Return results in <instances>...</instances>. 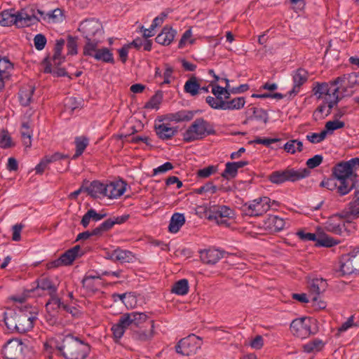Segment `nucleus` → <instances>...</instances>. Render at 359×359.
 <instances>
[{
    "label": "nucleus",
    "instance_id": "nucleus-4",
    "mask_svg": "<svg viewBox=\"0 0 359 359\" xmlns=\"http://www.w3.org/2000/svg\"><path fill=\"white\" fill-rule=\"evenodd\" d=\"M216 130L210 122L203 118H197L182 134L185 142L201 140L206 136L215 135Z\"/></svg>",
    "mask_w": 359,
    "mask_h": 359
},
{
    "label": "nucleus",
    "instance_id": "nucleus-33",
    "mask_svg": "<svg viewBox=\"0 0 359 359\" xmlns=\"http://www.w3.org/2000/svg\"><path fill=\"white\" fill-rule=\"evenodd\" d=\"M245 104L244 97H235L231 100H224L222 104V110H238L242 109Z\"/></svg>",
    "mask_w": 359,
    "mask_h": 359
},
{
    "label": "nucleus",
    "instance_id": "nucleus-13",
    "mask_svg": "<svg viewBox=\"0 0 359 359\" xmlns=\"http://www.w3.org/2000/svg\"><path fill=\"white\" fill-rule=\"evenodd\" d=\"M309 76V72L303 68H298L294 71L292 74L293 87L288 92L289 95H297L300 91L302 86L307 82Z\"/></svg>",
    "mask_w": 359,
    "mask_h": 359
},
{
    "label": "nucleus",
    "instance_id": "nucleus-43",
    "mask_svg": "<svg viewBox=\"0 0 359 359\" xmlns=\"http://www.w3.org/2000/svg\"><path fill=\"white\" fill-rule=\"evenodd\" d=\"M113 226L114 222H112L110 217L93 229V234H95V236H101L104 233L109 231Z\"/></svg>",
    "mask_w": 359,
    "mask_h": 359
},
{
    "label": "nucleus",
    "instance_id": "nucleus-58",
    "mask_svg": "<svg viewBox=\"0 0 359 359\" xmlns=\"http://www.w3.org/2000/svg\"><path fill=\"white\" fill-rule=\"evenodd\" d=\"M256 201H257L254 200L252 201V203H250V204L245 203L243 205V206L242 207V211L243 212V213L245 215L250 216V217H257V214H256L257 211L255 210H257Z\"/></svg>",
    "mask_w": 359,
    "mask_h": 359
},
{
    "label": "nucleus",
    "instance_id": "nucleus-17",
    "mask_svg": "<svg viewBox=\"0 0 359 359\" xmlns=\"http://www.w3.org/2000/svg\"><path fill=\"white\" fill-rule=\"evenodd\" d=\"M17 27L22 28L36 24L40 20L35 15L34 11L28 14L25 9L17 12Z\"/></svg>",
    "mask_w": 359,
    "mask_h": 359
},
{
    "label": "nucleus",
    "instance_id": "nucleus-45",
    "mask_svg": "<svg viewBox=\"0 0 359 359\" xmlns=\"http://www.w3.org/2000/svg\"><path fill=\"white\" fill-rule=\"evenodd\" d=\"M113 226L114 222H112L110 217L93 229V234H95V236H101L104 233L109 231Z\"/></svg>",
    "mask_w": 359,
    "mask_h": 359
},
{
    "label": "nucleus",
    "instance_id": "nucleus-53",
    "mask_svg": "<svg viewBox=\"0 0 359 359\" xmlns=\"http://www.w3.org/2000/svg\"><path fill=\"white\" fill-rule=\"evenodd\" d=\"M0 146L3 149H8L14 146L12 138L7 130H3L0 134Z\"/></svg>",
    "mask_w": 359,
    "mask_h": 359
},
{
    "label": "nucleus",
    "instance_id": "nucleus-26",
    "mask_svg": "<svg viewBox=\"0 0 359 359\" xmlns=\"http://www.w3.org/2000/svg\"><path fill=\"white\" fill-rule=\"evenodd\" d=\"M127 322V320L125 319L123 315L122 314L119 318L117 323L114 324L111 327V330L112 331L116 343H117L121 339L126 330L129 327V324H128Z\"/></svg>",
    "mask_w": 359,
    "mask_h": 359
},
{
    "label": "nucleus",
    "instance_id": "nucleus-38",
    "mask_svg": "<svg viewBox=\"0 0 359 359\" xmlns=\"http://www.w3.org/2000/svg\"><path fill=\"white\" fill-rule=\"evenodd\" d=\"M249 110L252 111V114L249 116L251 120L262 121L265 124L269 122V116L267 111L262 108L252 107Z\"/></svg>",
    "mask_w": 359,
    "mask_h": 359
},
{
    "label": "nucleus",
    "instance_id": "nucleus-50",
    "mask_svg": "<svg viewBox=\"0 0 359 359\" xmlns=\"http://www.w3.org/2000/svg\"><path fill=\"white\" fill-rule=\"evenodd\" d=\"M217 171V165H209L208 167L199 169L196 172L198 178H208L211 175L216 173Z\"/></svg>",
    "mask_w": 359,
    "mask_h": 359
},
{
    "label": "nucleus",
    "instance_id": "nucleus-7",
    "mask_svg": "<svg viewBox=\"0 0 359 359\" xmlns=\"http://www.w3.org/2000/svg\"><path fill=\"white\" fill-rule=\"evenodd\" d=\"M290 330L297 337L306 338L318 331L317 320L309 317L294 319L290 324Z\"/></svg>",
    "mask_w": 359,
    "mask_h": 359
},
{
    "label": "nucleus",
    "instance_id": "nucleus-63",
    "mask_svg": "<svg viewBox=\"0 0 359 359\" xmlns=\"http://www.w3.org/2000/svg\"><path fill=\"white\" fill-rule=\"evenodd\" d=\"M60 259L63 266L71 265L76 257L67 250L60 256Z\"/></svg>",
    "mask_w": 359,
    "mask_h": 359
},
{
    "label": "nucleus",
    "instance_id": "nucleus-1",
    "mask_svg": "<svg viewBox=\"0 0 359 359\" xmlns=\"http://www.w3.org/2000/svg\"><path fill=\"white\" fill-rule=\"evenodd\" d=\"M57 343V355L65 359H86L90 351V346L72 333L60 334Z\"/></svg>",
    "mask_w": 359,
    "mask_h": 359
},
{
    "label": "nucleus",
    "instance_id": "nucleus-18",
    "mask_svg": "<svg viewBox=\"0 0 359 359\" xmlns=\"http://www.w3.org/2000/svg\"><path fill=\"white\" fill-rule=\"evenodd\" d=\"M127 184L123 180L111 182L107 184V197L116 198L122 196L126 189Z\"/></svg>",
    "mask_w": 359,
    "mask_h": 359
},
{
    "label": "nucleus",
    "instance_id": "nucleus-15",
    "mask_svg": "<svg viewBox=\"0 0 359 359\" xmlns=\"http://www.w3.org/2000/svg\"><path fill=\"white\" fill-rule=\"evenodd\" d=\"M154 130L159 139L168 140L177 134L178 127H170L169 123L155 124Z\"/></svg>",
    "mask_w": 359,
    "mask_h": 359
},
{
    "label": "nucleus",
    "instance_id": "nucleus-27",
    "mask_svg": "<svg viewBox=\"0 0 359 359\" xmlns=\"http://www.w3.org/2000/svg\"><path fill=\"white\" fill-rule=\"evenodd\" d=\"M150 325V329L149 330H142L141 327L135 330H133L132 337L140 341H147L150 340L154 336V321L150 320L149 322Z\"/></svg>",
    "mask_w": 359,
    "mask_h": 359
},
{
    "label": "nucleus",
    "instance_id": "nucleus-60",
    "mask_svg": "<svg viewBox=\"0 0 359 359\" xmlns=\"http://www.w3.org/2000/svg\"><path fill=\"white\" fill-rule=\"evenodd\" d=\"M327 102V97H325L322 104H320L316 108V109L314 111L313 116L316 121H317L318 119H323L326 117L325 115L323 116L322 114L326 108Z\"/></svg>",
    "mask_w": 359,
    "mask_h": 359
},
{
    "label": "nucleus",
    "instance_id": "nucleus-32",
    "mask_svg": "<svg viewBox=\"0 0 359 359\" xmlns=\"http://www.w3.org/2000/svg\"><path fill=\"white\" fill-rule=\"evenodd\" d=\"M185 223V217L183 214L175 212L171 217L168 230L171 233H177Z\"/></svg>",
    "mask_w": 359,
    "mask_h": 359
},
{
    "label": "nucleus",
    "instance_id": "nucleus-28",
    "mask_svg": "<svg viewBox=\"0 0 359 359\" xmlns=\"http://www.w3.org/2000/svg\"><path fill=\"white\" fill-rule=\"evenodd\" d=\"M336 216L341 219H357L359 217V205L350 202L340 212L337 213Z\"/></svg>",
    "mask_w": 359,
    "mask_h": 359
},
{
    "label": "nucleus",
    "instance_id": "nucleus-21",
    "mask_svg": "<svg viewBox=\"0 0 359 359\" xmlns=\"http://www.w3.org/2000/svg\"><path fill=\"white\" fill-rule=\"evenodd\" d=\"M107 259L114 262H119L122 264L130 263L133 262L135 256L132 252L129 250L117 248L108 255Z\"/></svg>",
    "mask_w": 359,
    "mask_h": 359
},
{
    "label": "nucleus",
    "instance_id": "nucleus-29",
    "mask_svg": "<svg viewBox=\"0 0 359 359\" xmlns=\"http://www.w3.org/2000/svg\"><path fill=\"white\" fill-rule=\"evenodd\" d=\"M36 287L35 290H41L43 291H47L49 295H53L57 293V287L53 283L52 280L48 277H43L39 278L36 281Z\"/></svg>",
    "mask_w": 359,
    "mask_h": 359
},
{
    "label": "nucleus",
    "instance_id": "nucleus-48",
    "mask_svg": "<svg viewBox=\"0 0 359 359\" xmlns=\"http://www.w3.org/2000/svg\"><path fill=\"white\" fill-rule=\"evenodd\" d=\"M110 271H102L101 273L96 272L95 275H86L81 283L83 287H86L88 288H91L93 286V283H91V280L93 279H101L102 276H109Z\"/></svg>",
    "mask_w": 359,
    "mask_h": 359
},
{
    "label": "nucleus",
    "instance_id": "nucleus-16",
    "mask_svg": "<svg viewBox=\"0 0 359 359\" xmlns=\"http://www.w3.org/2000/svg\"><path fill=\"white\" fill-rule=\"evenodd\" d=\"M224 252L217 249H208L200 251V257L203 263L213 265L224 256Z\"/></svg>",
    "mask_w": 359,
    "mask_h": 359
},
{
    "label": "nucleus",
    "instance_id": "nucleus-22",
    "mask_svg": "<svg viewBox=\"0 0 359 359\" xmlns=\"http://www.w3.org/2000/svg\"><path fill=\"white\" fill-rule=\"evenodd\" d=\"M85 191L94 198H99L100 195L107 196V184L95 180L90 182L89 186L85 187Z\"/></svg>",
    "mask_w": 359,
    "mask_h": 359
},
{
    "label": "nucleus",
    "instance_id": "nucleus-40",
    "mask_svg": "<svg viewBox=\"0 0 359 359\" xmlns=\"http://www.w3.org/2000/svg\"><path fill=\"white\" fill-rule=\"evenodd\" d=\"M257 210V216H261L266 213L271 207V199L268 197H262L255 199Z\"/></svg>",
    "mask_w": 359,
    "mask_h": 359
},
{
    "label": "nucleus",
    "instance_id": "nucleus-9",
    "mask_svg": "<svg viewBox=\"0 0 359 359\" xmlns=\"http://www.w3.org/2000/svg\"><path fill=\"white\" fill-rule=\"evenodd\" d=\"M100 43L89 44L87 48H83V55L93 57L96 61L104 63L115 64L114 54L110 49L106 47L99 48Z\"/></svg>",
    "mask_w": 359,
    "mask_h": 359
},
{
    "label": "nucleus",
    "instance_id": "nucleus-5",
    "mask_svg": "<svg viewBox=\"0 0 359 359\" xmlns=\"http://www.w3.org/2000/svg\"><path fill=\"white\" fill-rule=\"evenodd\" d=\"M86 42L83 48H87L89 44L101 43L104 31L101 22L95 18L83 21L78 28Z\"/></svg>",
    "mask_w": 359,
    "mask_h": 359
},
{
    "label": "nucleus",
    "instance_id": "nucleus-34",
    "mask_svg": "<svg viewBox=\"0 0 359 359\" xmlns=\"http://www.w3.org/2000/svg\"><path fill=\"white\" fill-rule=\"evenodd\" d=\"M34 90L35 88L33 86H28L20 89L19 100L22 106L27 107L31 103Z\"/></svg>",
    "mask_w": 359,
    "mask_h": 359
},
{
    "label": "nucleus",
    "instance_id": "nucleus-37",
    "mask_svg": "<svg viewBox=\"0 0 359 359\" xmlns=\"http://www.w3.org/2000/svg\"><path fill=\"white\" fill-rule=\"evenodd\" d=\"M323 340L316 338L303 345V350L306 353H314L320 351L325 346Z\"/></svg>",
    "mask_w": 359,
    "mask_h": 359
},
{
    "label": "nucleus",
    "instance_id": "nucleus-8",
    "mask_svg": "<svg viewBox=\"0 0 359 359\" xmlns=\"http://www.w3.org/2000/svg\"><path fill=\"white\" fill-rule=\"evenodd\" d=\"M338 276L359 273V248L354 249L348 255L342 256L339 269H335Z\"/></svg>",
    "mask_w": 359,
    "mask_h": 359
},
{
    "label": "nucleus",
    "instance_id": "nucleus-49",
    "mask_svg": "<svg viewBox=\"0 0 359 359\" xmlns=\"http://www.w3.org/2000/svg\"><path fill=\"white\" fill-rule=\"evenodd\" d=\"M49 296L50 299L46 304L47 310H57L60 307H62V304H65L63 302H62L61 299L57 296V293Z\"/></svg>",
    "mask_w": 359,
    "mask_h": 359
},
{
    "label": "nucleus",
    "instance_id": "nucleus-23",
    "mask_svg": "<svg viewBox=\"0 0 359 359\" xmlns=\"http://www.w3.org/2000/svg\"><path fill=\"white\" fill-rule=\"evenodd\" d=\"M327 284L323 278L313 279L310 285V292L312 295V302H317L320 293L325 291Z\"/></svg>",
    "mask_w": 359,
    "mask_h": 359
},
{
    "label": "nucleus",
    "instance_id": "nucleus-51",
    "mask_svg": "<svg viewBox=\"0 0 359 359\" xmlns=\"http://www.w3.org/2000/svg\"><path fill=\"white\" fill-rule=\"evenodd\" d=\"M345 126V123L339 120L329 121L325 123L324 131L327 133H332L334 130L343 128Z\"/></svg>",
    "mask_w": 359,
    "mask_h": 359
},
{
    "label": "nucleus",
    "instance_id": "nucleus-61",
    "mask_svg": "<svg viewBox=\"0 0 359 359\" xmlns=\"http://www.w3.org/2000/svg\"><path fill=\"white\" fill-rule=\"evenodd\" d=\"M47 40L46 36L42 34H38L34 36V43L36 49L41 50L44 48Z\"/></svg>",
    "mask_w": 359,
    "mask_h": 359
},
{
    "label": "nucleus",
    "instance_id": "nucleus-47",
    "mask_svg": "<svg viewBox=\"0 0 359 359\" xmlns=\"http://www.w3.org/2000/svg\"><path fill=\"white\" fill-rule=\"evenodd\" d=\"M339 242L332 237L323 234L317 239L316 245L318 247L331 248L337 245Z\"/></svg>",
    "mask_w": 359,
    "mask_h": 359
},
{
    "label": "nucleus",
    "instance_id": "nucleus-57",
    "mask_svg": "<svg viewBox=\"0 0 359 359\" xmlns=\"http://www.w3.org/2000/svg\"><path fill=\"white\" fill-rule=\"evenodd\" d=\"M323 160V156L319 154H316L313 157L309 158L306 162V165L307 166L306 169L310 171V169H313L318 167L322 163Z\"/></svg>",
    "mask_w": 359,
    "mask_h": 359
},
{
    "label": "nucleus",
    "instance_id": "nucleus-20",
    "mask_svg": "<svg viewBox=\"0 0 359 359\" xmlns=\"http://www.w3.org/2000/svg\"><path fill=\"white\" fill-rule=\"evenodd\" d=\"M233 210L226 205L214 206L208 211L209 220L220 219L222 217H232Z\"/></svg>",
    "mask_w": 359,
    "mask_h": 359
},
{
    "label": "nucleus",
    "instance_id": "nucleus-52",
    "mask_svg": "<svg viewBox=\"0 0 359 359\" xmlns=\"http://www.w3.org/2000/svg\"><path fill=\"white\" fill-rule=\"evenodd\" d=\"M59 341H60V334H57V337L55 339H51L43 344L44 350L49 353H55L57 355L56 345L57 344Z\"/></svg>",
    "mask_w": 359,
    "mask_h": 359
},
{
    "label": "nucleus",
    "instance_id": "nucleus-11",
    "mask_svg": "<svg viewBox=\"0 0 359 359\" xmlns=\"http://www.w3.org/2000/svg\"><path fill=\"white\" fill-rule=\"evenodd\" d=\"M201 339L195 334H190L188 337L182 339L175 346V350L177 353L182 355H191L196 353L201 348Z\"/></svg>",
    "mask_w": 359,
    "mask_h": 359
},
{
    "label": "nucleus",
    "instance_id": "nucleus-14",
    "mask_svg": "<svg viewBox=\"0 0 359 359\" xmlns=\"http://www.w3.org/2000/svg\"><path fill=\"white\" fill-rule=\"evenodd\" d=\"M123 315L125 319L127 320V323L129 324V327L131 330L142 327V325L144 323H147L149 319V316L145 313L133 311L130 313H126Z\"/></svg>",
    "mask_w": 359,
    "mask_h": 359
},
{
    "label": "nucleus",
    "instance_id": "nucleus-35",
    "mask_svg": "<svg viewBox=\"0 0 359 359\" xmlns=\"http://www.w3.org/2000/svg\"><path fill=\"white\" fill-rule=\"evenodd\" d=\"M201 86L198 82L197 77L192 75L184 84V90L187 93H189L191 96H195L199 93Z\"/></svg>",
    "mask_w": 359,
    "mask_h": 359
},
{
    "label": "nucleus",
    "instance_id": "nucleus-6",
    "mask_svg": "<svg viewBox=\"0 0 359 359\" xmlns=\"http://www.w3.org/2000/svg\"><path fill=\"white\" fill-rule=\"evenodd\" d=\"M311 171L306 168L294 170V168H286L283 170L272 172L268 177L269 180L273 184H281L285 182H296L307 177L310 175Z\"/></svg>",
    "mask_w": 359,
    "mask_h": 359
},
{
    "label": "nucleus",
    "instance_id": "nucleus-46",
    "mask_svg": "<svg viewBox=\"0 0 359 359\" xmlns=\"http://www.w3.org/2000/svg\"><path fill=\"white\" fill-rule=\"evenodd\" d=\"M163 100V92L158 90L145 104V109H156L159 108V104L161 103Z\"/></svg>",
    "mask_w": 359,
    "mask_h": 359
},
{
    "label": "nucleus",
    "instance_id": "nucleus-2",
    "mask_svg": "<svg viewBox=\"0 0 359 359\" xmlns=\"http://www.w3.org/2000/svg\"><path fill=\"white\" fill-rule=\"evenodd\" d=\"M30 308L18 310L6 309L3 313V320L7 328L12 332L25 333L34 327L37 313L32 312Z\"/></svg>",
    "mask_w": 359,
    "mask_h": 359
},
{
    "label": "nucleus",
    "instance_id": "nucleus-39",
    "mask_svg": "<svg viewBox=\"0 0 359 359\" xmlns=\"http://www.w3.org/2000/svg\"><path fill=\"white\" fill-rule=\"evenodd\" d=\"M189 288V282L184 278L174 283L171 292L178 295H185L188 293Z\"/></svg>",
    "mask_w": 359,
    "mask_h": 359
},
{
    "label": "nucleus",
    "instance_id": "nucleus-41",
    "mask_svg": "<svg viewBox=\"0 0 359 359\" xmlns=\"http://www.w3.org/2000/svg\"><path fill=\"white\" fill-rule=\"evenodd\" d=\"M238 174V169L233 162H227L225 164V169L221 176L224 180H229L235 178Z\"/></svg>",
    "mask_w": 359,
    "mask_h": 359
},
{
    "label": "nucleus",
    "instance_id": "nucleus-56",
    "mask_svg": "<svg viewBox=\"0 0 359 359\" xmlns=\"http://www.w3.org/2000/svg\"><path fill=\"white\" fill-rule=\"evenodd\" d=\"M326 132L322 130L320 133H311L306 135V140L313 144L320 143L326 137Z\"/></svg>",
    "mask_w": 359,
    "mask_h": 359
},
{
    "label": "nucleus",
    "instance_id": "nucleus-36",
    "mask_svg": "<svg viewBox=\"0 0 359 359\" xmlns=\"http://www.w3.org/2000/svg\"><path fill=\"white\" fill-rule=\"evenodd\" d=\"M65 44V41L63 39H60L56 41L54 48V54L52 58L53 62L55 65H60L65 60V57L62 56V50Z\"/></svg>",
    "mask_w": 359,
    "mask_h": 359
},
{
    "label": "nucleus",
    "instance_id": "nucleus-25",
    "mask_svg": "<svg viewBox=\"0 0 359 359\" xmlns=\"http://www.w3.org/2000/svg\"><path fill=\"white\" fill-rule=\"evenodd\" d=\"M45 65L43 72L46 74H52L54 76H68V73L64 68L59 67V65H55L54 62H51L48 57H46L43 60Z\"/></svg>",
    "mask_w": 359,
    "mask_h": 359
},
{
    "label": "nucleus",
    "instance_id": "nucleus-59",
    "mask_svg": "<svg viewBox=\"0 0 359 359\" xmlns=\"http://www.w3.org/2000/svg\"><path fill=\"white\" fill-rule=\"evenodd\" d=\"M296 234L303 241H316V243H317L318 238L316 233L299 230Z\"/></svg>",
    "mask_w": 359,
    "mask_h": 359
},
{
    "label": "nucleus",
    "instance_id": "nucleus-19",
    "mask_svg": "<svg viewBox=\"0 0 359 359\" xmlns=\"http://www.w3.org/2000/svg\"><path fill=\"white\" fill-rule=\"evenodd\" d=\"M199 111V110H181L175 113H170L166 114L165 119L168 120V121H175L177 123L189 121L192 120L195 114Z\"/></svg>",
    "mask_w": 359,
    "mask_h": 359
},
{
    "label": "nucleus",
    "instance_id": "nucleus-30",
    "mask_svg": "<svg viewBox=\"0 0 359 359\" xmlns=\"http://www.w3.org/2000/svg\"><path fill=\"white\" fill-rule=\"evenodd\" d=\"M17 12L14 9L5 10L0 13V25L9 27L15 25L17 27Z\"/></svg>",
    "mask_w": 359,
    "mask_h": 359
},
{
    "label": "nucleus",
    "instance_id": "nucleus-64",
    "mask_svg": "<svg viewBox=\"0 0 359 359\" xmlns=\"http://www.w3.org/2000/svg\"><path fill=\"white\" fill-rule=\"evenodd\" d=\"M348 83L349 88L359 86V72L348 74Z\"/></svg>",
    "mask_w": 359,
    "mask_h": 359
},
{
    "label": "nucleus",
    "instance_id": "nucleus-3",
    "mask_svg": "<svg viewBox=\"0 0 359 359\" xmlns=\"http://www.w3.org/2000/svg\"><path fill=\"white\" fill-rule=\"evenodd\" d=\"M1 353L5 359H32L34 353L28 339L13 338L3 346Z\"/></svg>",
    "mask_w": 359,
    "mask_h": 359
},
{
    "label": "nucleus",
    "instance_id": "nucleus-31",
    "mask_svg": "<svg viewBox=\"0 0 359 359\" xmlns=\"http://www.w3.org/2000/svg\"><path fill=\"white\" fill-rule=\"evenodd\" d=\"M331 89L329 83L327 82H315L313 84L312 93L316 96L318 100L323 99L325 95L331 98Z\"/></svg>",
    "mask_w": 359,
    "mask_h": 359
},
{
    "label": "nucleus",
    "instance_id": "nucleus-10",
    "mask_svg": "<svg viewBox=\"0 0 359 359\" xmlns=\"http://www.w3.org/2000/svg\"><path fill=\"white\" fill-rule=\"evenodd\" d=\"M358 168H359V158H353L349 161L337 163L332 169V175L336 180L351 177L357 175L355 170Z\"/></svg>",
    "mask_w": 359,
    "mask_h": 359
},
{
    "label": "nucleus",
    "instance_id": "nucleus-24",
    "mask_svg": "<svg viewBox=\"0 0 359 359\" xmlns=\"http://www.w3.org/2000/svg\"><path fill=\"white\" fill-rule=\"evenodd\" d=\"M176 34V31L171 27H164L160 34L155 39L156 43L168 46L173 41Z\"/></svg>",
    "mask_w": 359,
    "mask_h": 359
},
{
    "label": "nucleus",
    "instance_id": "nucleus-42",
    "mask_svg": "<svg viewBox=\"0 0 359 359\" xmlns=\"http://www.w3.org/2000/svg\"><path fill=\"white\" fill-rule=\"evenodd\" d=\"M75 144L76 152L73 156L72 159L77 158L83 154V152L84 151V150L88 144V140L86 137H77L75 139Z\"/></svg>",
    "mask_w": 359,
    "mask_h": 359
},
{
    "label": "nucleus",
    "instance_id": "nucleus-44",
    "mask_svg": "<svg viewBox=\"0 0 359 359\" xmlns=\"http://www.w3.org/2000/svg\"><path fill=\"white\" fill-rule=\"evenodd\" d=\"M113 226L114 222H112L110 217L93 229V234H95V236H101L104 233L109 231Z\"/></svg>",
    "mask_w": 359,
    "mask_h": 359
},
{
    "label": "nucleus",
    "instance_id": "nucleus-12",
    "mask_svg": "<svg viewBox=\"0 0 359 359\" xmlns=\"http://www.w3.org/2000/svg\"><path fill=\"white\" fill-rule=\"evenodd\" d=\"M337 180L339 182L337 194L341 196L348 194L353 189L359 188L358 175L345 178H339Z\"/></svg>",
    "mask_w": 359,
    "mask_h": 359
},
{
    "label": "nucleus",
    "instance_id": "nucleus-62",
    "mask_svg": "<svg viewBox=\"0 0 359 359\" xmlns=\"http://www.w3.org/2000/svg\"><path fill=\"white\" fill-rule=\"evenodd\" d=\"M269 221L271 224H273L276 230L280 231L283 229L285 222L282 218L273 215L269 218Z\"/></svg>",
    "mask_w": 359,
    "mask_h": 359
},
{
    "label": "nucleus",
    "instance_id": "nucleus-55",
    "mask_svg": "<svg viewBox=\"0 0 359 359\" xmlns=\"http://www.w3.org/2000/svg\"><path fill=\"white\" fill-rule=\"evenodd\" d=\"M217 191V187L213 184L212 182H208L204 185L199 188L195 189L194 192L197 194H202L206 192L215 194Z\"/></svg>",
    "mask_w": 359,
    "mask_h": 359
},
{
    "label": "nucleus",
    "instance_id": "nucleus-54",
    "mask_svg": "<svg viewBox=\"0 0 359 359\" xmlns=\"http://www.w3.org/2000/svg\"><path fill=\"white\" fill-rule=\"evenodd\" d=\"M67 48L68 55H76L78 53L77 38L70 35L67 37Z\"/></svg>",
    "mask_w": 359,
    "mask_h": 359
}]
</instances>
